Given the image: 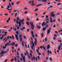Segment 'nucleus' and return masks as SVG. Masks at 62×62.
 I'll return each instance as SVG.
<instances>
[{"mask_svg":"<svg viewBox=\"0 0 62 62\" xmlns=\"http://www.w3.org/2000/svg\"><path fill=\"white\" fill-rule=\"evenodd\" d=\"M27 20L28 21H29V18L28 17H27L26 18Z\"/></svg>","mask_w":62,"mask_h":62,"instance_id":"57","label":"nucleus"},{"mask_svg":"<svg viewBox=\"0 0 62 62\" xmlns=\"http://www.w3.org/2000/svg\"><path fill=\"white\" fill-rule=\"evenodd\" d=\"M47 1V0H42V2H44V3L46 2Z\"/></svg>","mask_w":62,"mask_h":62,"instance_id":"13","label":"nucleus"},{"mask_svg":"<svg viewBox=\"0 0 62 62\" xmlns=\"http://www.w3.org/2000/svg\"><path fill=\"white\" fill-rule=\"evenodd\" d=\"M22 40H23V39H22V38H20V41H21V42H22Z\"/></svg>","mask_w":62,"mask_h":62,"instance_id":"29","label":"nucleus"},{"mask_svg":"<svg viewBox=\"0 0 62 62\" xmlns=\"http://www.w3.org/2000/svg\"><path fill=\"white\" fill-rule=\"evenodd\" d=\"M41 5H42V4H39L37 5L36 7H39V6H41Z\"/></svg>","mask_w":62,"mask_h":62,"instance_id":"16","label":"nucleus"},{"mask_svg":"<svg viewBox=\"0 0 62 62\" xmlns=\"http://www.w3.org/2000/svg\"><path fill=\"white\" fill-rule=\"evenodd\" d=\"M43 49L45 50V51H46V48L45 47H43Z\"/></svg>","mask_w":62,"mask_h":62,"instance_id":"50","label":"nucleus"},{"mask_svg":"<svg viewBox=\"0 0 62 62\" xmlns=\"http://www.w3.org/2000/svg\"><path fill=\"white\" fill-rule=\"evenodd\" d=\"M28 57L29 58V59H31V58L30 57V56H29V55H28Z\"/></svg>","mask_w":62,"mask_h":62,"instance_id":"54","label":"nucleus"},{"mask_svg":"<svg viewBox=\"0 0 62 62\" xmlns=\"http://www.w3.org/2000/svg\"><path fill=\"white\" fill-rule=\"evenodd\" d=\"M31 28L32 30H34V29L35 28V26L34 25H31Z\"/></svg>","mask_w":62,"mask_h":62,"instance_id":"4","label":"nucleus"},{"mask_svg":"<svg viewBox=\"0 0 62 62\" xmlns=\"http://www.w3.org/2000/svg\"><path fill=\"white\" fill-rule=\"evenodd\" d=\"M50 22H51V23H52L53 22V19H52V18L51 17H50Z\"/></svg>","mask_w":62,"mask_h":62,"instance_id":"8","label":"nucleus"},{"mask_svg":"<svg viewBox=\"0 0 62 62\" xmlns=\"http://www.w3.org/2000/svg\"><path fill=\"white\" fill-rule=\"evenodd\" d=\"M30 24L31 25H33V22H30Z\"/></svg>","mask_w":62,"mask_h":62,"instance_id":"22","label":"nucleus"},{"mask_svg":"<svg viewBox=\"0 0 62 62\" xmlns=\"http://www.w3.org/2000/svg\"><path fill=\"white\" fill-rule=\"evenodd\" d=\"M52 16L53 17H55V14H53L52 15Z\"/></svg>","mask_w":62,"mask_h":62,"instance_id":"46","label":"nucleus"},{"mask_svg":"<svg viewBox=\"0 0 62 62\" xmlns=\"http://www.w3.org/2000/svg\"><path fill=\"white\" fill-rule=\"evenodd\" d=\"M33 59L34 60H35V57L33 56Z\"/></svg>","mask_w":62,"mask_h":62,"instance_id":"52","label":"nucleus"},{"mask_svg":"<svg viewBox=\"0 0 62 62\" xmlns=\"http://www.w3.org/2000/svg\"><path fill=\"white\" fill-rule=\"evenodd\" d=\"M14 3L13 2H12L11 3V4L12 6H14Z\"/></svg>","mask_w":62,"mask_h":62,"instance_id":"36","label":"nucleus"},{"mask_svg":"<svg viewBox=\"0 0 62 62\" xmlns=\"http://www.w3.org/2000/svg\"><path fill=\"white\" fill-rule=\"evenodd\" d=\"M30 55L31 57L32 56V54L31 53H30Z\"/></svg>","mask_w":62,"mask_h":62,"instance_id":"42","label":"nucleus"},{"mask_svg":"<svg viewBox=\"0 0 62 62\" xmlns=\"http://www.w3.org/2000/svg\"><path fill=\"white\" fill-rule=\"evenodd\" d=\"M50 46L49 45H48L47 46V49H49V48H50Z\"/></svg>","mask_w":62,"mask_h":62,"instance_id":"15","label":"nucleus"},{"mask_svg":"<svg viewBox=\"0 0 62 62\" xmlns=\"http://www.w3.org/2000/svg\"><path fill=\"white\" fill-rule=\"evenodd\" d=\"M15 37L16 38L17 40L18 41L19 40V39L18 38V35L17 34H16Z\"/></svg>","mask_w":62,"mask_h":62,"instance_id":"5","label":"nucleus"},{"mask_svg":"<svg viewBox=\"0 0 62 62\" xmlns=\"http://www.w3.org/2000/svg\"><path fill=\"white\" fill-rule=\"evenodd\" d=\"M16 57L17 58H18V59H19L20 58V57L18 56H16Z\"/></svg>","mask_w":62,"mask_h":62,"instance_id":"39","label":"nucleus"},{"mask_svg":"<svg viewBox=\"0 0 62 62\" xmlns=\"http://www.w3.org/2000/svg\"><path fill=\"white\" fill-rule=\"evenodd\" d=\"M41 36H42V38L43 37V34H42L41 35Z\"/></svg>","mask_w":62,"mask_h":62,"instance_id":"55","label":"nucleus"},{"mask_svg":"<svg viewBox=\"0 0 62 62\" xmlns=\"http://www.w3.org/2000/svg\"><path fill=\"white\" fill-rule=\"evenodd\" d=\"M21 56L22 57L23 62H25V56H23V54H21Z\"/></svg>","mask_w":62,"mask_h":62,"instance_id":"1","label":"nucleus"},{"mask_svg":"<svg viewBox=\"0 0 62 62\" xmlns=\"http://www.w3.org/2000/svg\"><path fill=\"white\" fill-rule=\"evenodd\" d=\"M20 3V1H18L16 3V4H17L18 5H19Z\"/></svg>","mask_w":62,"mask_h":62,"instance_id":"19","label":"nucleus"},{"mask_svg":"<svg viewBox=\"0 0 62 62\" xmlns=\"http://www.w3.org/2000/svg\"><path fill=\"white\" fill-rule=\"evenodd\" d=\"M35 60L36 61L38 60V58L37 57H36L35 58Z\"/></svg>","mask_w":62,"mask_h":62,"instance_id":"56","label":"nucleus"},{"mask_svg":"<svg viewBox=\"0 0 62 62\" xmlns=\"http://www.w3.org/2000/svg\"><path fill=\"white\" fill-rule=\"evenodd\" d=\"M31 48L32 50H34V46H31Z\"/></svg>","mask_w":62,"mask_h":62,"instance_id":"23","label":"nucleus"},{"mask_svg":"<svg viewBox=\"0 0 62 62\" xmlns=\"http://www.w3.org/2000/svg\"><path fill=\"white\" fill-rule=\"evenodd\" d=\"M16 22L17 24H18V23H18V20H16Z\"/></svg>","mask_w":62,"mask_h":62,"instance_id":"37","label":"nucleus"},{"mask_svg":"<svg viewBox=\"0 0 62 62\" xmlns=\"http://www.w3.org/2000/svg\"><path fill=\"white\" fill-rule=\"evenodd\" d=\"M16 33L17 35H19V32L18 31H16Z\"/></svg>","mask_w":62,"mask_h":62,"instance_id":"40","label":"nucleus"},{"mask_svg":"<svg viewBox=\"0 0 62 62\" xmlns=\"http://www.w3.org/2000/svg\"><path fill=\"white\" fill-rule=\"evenodd\" d=\"M15 44V42H12L11 43V44H10L8 46H11V45H12V46H13Z\"/></svg>","mask_w":62,"mask_h":62,"instance_id":"2","label":"nucleus"},{"mask_svg":"<svg viewBox=\"0 0 62 62\" xmlns=\"http://www.w3.org/2000/svg\"><path fill=\"white\" fill-rule=\"evenodd\" d=\"M61 4V3H59L57 4V6H60V5Z\"/></svg>","mask_w":62,"mask_h":62,"instance_id":"31","label":"nucleus"},{"mask_svg":"<svg viewBox=\"0 0 62 62\" xmlns=\"http://www.w3.org/2000/svg\"><path fill=\"white\" fill-rule=\"evenodd\" d=\"M17 13H16L15 15V17H16V16H17Z\"/></svg>","mask_w":62,"mask_h":62,"instance_id":"44","label":"nucleus"},{"mask_svg":"<svg viewBox=\"0 0 62 62\" xmlns=\"http://www.w3.org/2000/svg\"><path fill=\"white\" fill-rule=\"evenodd\" d=\"M9 6L10 7H11V4H10V3L9 2Z\"/></svg>","mask_w":62,"mask_h":62,"instance_id":"32","label":"nucleus"},{"mask_svg":"<svg viewBox=\"0 0 62 62\" xmlns=\"http://www.w3.org/2000/svg\"><path fill=\"white\" fill-rule=\"evenodd\" d=\"M25 27H23L22 28H20V30L22 31H23V29H25Z\"/></svg>","mask_w":62,"mask_h":62,"instance_id":"6","label":"nucleus"},{"mask_svg":"<svg viewBox=\"0 0 62 62\" xmlns=\"http://www.w3.org/2000/svg\"><path fill=\"white\" fill-rule=\"evenodd\" d=\"M49 22V21H47L46 22V23H48Z\"/></svg>","mask_w":62,"mask_h":62,"instance_id":"53","label":"nucleus"},{"mask_svg":"<svg viewBox=\"0 0 62 62\" xmlns=\"http://www.w3.org/2000/svg\"><path fill=\"white\" fill-rule=\"evenodd\" d=\"M4 38L3 37H1L0 38V39H3V38Z\"/></svg>","mask_w":62,"mask_h":62,"instance_id":"61","label":"nucleus"},{"mask_svg":"<svg viewBox=\"0 0 62 62\" xmlns=\"http://www.w3.org/2000/svg\"><path fill=\"white\" fill-rule=\"evenodd\" d=\"M26 54L27 55H29V54H28V52H27V51H26Z\"/></svg>","mask_w":62,"mask_h":62,"instance_id":"48","label":"nucleus"},{"mask_svg":"<svg viewBox=\"0 0 62 62\" xmlns=\"http://www.w3.org/2000/svg\"><path fill=\"white\" fill-rule=\"evenodd\" d=\"M12 37L13 39V40L14 39V37L12 35Z\"/></svg>","mask_w":62,"mask_h":62,"instance_id":"27","label":"nucleus"},{"mask_svg":"<svg viewBox=\"0 0 62 62\" xmlns=\"http://www.w3.org/2000/svg\"><path fill=\"white\" fill-rule=\"evenodd\" d=\"M44 47V45H43L42 46H41L40 47V49H42V48H43Z\"/></svg>","mask_w":62,"mask_h":62,"instance_id":"21","label":"nucleus"},{"mask_svg":"<svg viewBox=\"0 0 62 62\" xmlns=\"http://www.w3.org/2000/svg\"><path fill=\"white\" fill-rule=\"evenodd\" d=\"M54 36H55V37H56V38H57V35H56L55 34H54Z\"/></svg>","mask_w":62,"mask_h":62,"instance_id":"59","label":"nucleus"},{"mask_svg":"<svg viewBox=\"0 0 62 62\" xmlns=\"http://www.w3.org/2000/svg\"><path fill=\"white\" fill-rule=\"evenodd\" d=\"M45 29H46V27H45V28H43V31H44L45 30Z\"/></svg>","mask_w":62,"mask_h":62,"instance_id":"20","label":"nucleus"},{"mask_svg":"<svg viewBox=\"0 0 62 62\" xmlns=\"http://www.w3.org/2000/svg\"><path fill=\"white\" fill-rule=\"evenodd\" d=\"M28 3L30 5H31L32 4V1H31L30 0L28 2Z\"/></svg>","mask_w":62,"mask_h":62,"instance_id":"12","label":"nucleus"},{"mask_svg":"<svg viewBox=\"0 0 62 62\" xmlns=\"http://www.w3.org/2000/svg\"><path fill=\"white\" fill-rule=\"evenodd\" d=\"M37 57L38 58V60H39V59H40V57H39V56H38Z\"/></svg>","mask_w":62,"mask_h":62,"instance_id":"38","label":"nucleus"},{"mask_svg":"<svg viewBox=\"0 0 62 62\" xmlns=\"http://www.w3.org/2000/svg\"><path fill=\"white\" fill-rule=\"evenodd\" d=\"M16 54L17 55H19V52H18V51L17 52Z\"/></svg>","mask_w":62,"mask_h":62,"instance_id":"34","label":"nucleus"},{"mask_svg":"<svg viewBox=\"0 0 62 62\" xmlns=\"http://www.w3.org/2000/svg\"><path fill=\"white\" fill-rule=\"evenodd\" d=\"M19 38H22V37H23V36L22 34H21V35L19 34Z\"/></svg>","mask_w":62,"mask_h":62,"instance_id":"17","label":"nucleus"},{"mask_svg":"<svg viewBox=\"0 0 62 62\" xmlns=\"http://www.w3.org/2000/svg\"><path fill=\"white\" fill-rule=\"evenodd\" d=\"M31 34L33 35L34 32H33V31H31Z\"/></svg>","mask_w":62,"mask_h":62,"instance_id":"45","label":"nucleus"},{"mask_svg":"<svg viewBox=\"0 0 62 62\" xmlns=\"http://www.w3.org/2000/svg\"><path fill=\"white\" fill-rule=\"evenodd\" d=\"M54 12H53L50 13V14L51 15H52V14H54Z\"/></svg>","mask_w":62,"mask_h":62,"instance_id":"60","label":"nucleus"},{"mask_svg":"<svg viewBox=\"0 0 62 62\" xmlns=\"http://www.w3.org/2000/svg\"><path fill=\"white\" fill-rule=\"evenodd\" d=\"M31 6H35V3L32 2L31 4Z\"/></svg>","mask_w":62,"mask_h":62,"instance_id":"14","label":"nucleus"},{"mask_svg":"<svg viewBox=\"0 0 62 62\" xmlns=\"http://www.w3.org/2000/svg\"><path fill=\"white\" fill-rule=\"evenodd\" d=\"M14 59H15V62H16L17 60V58H16V57H14Z\"/></svg>","mask_w":62,"mask_h":62,"instance_id":"24","label":"nucleus"},{"mask_svg":"<svg viewBox=\"0 0 62 62\" xmlns=\"http://www.w3.org/2000/svg\"><path fill=\"white\" fill-rule=\"evenodd\" d=\"M39 55H41V53H38Z\"/></svg>","mask_w":62,"mask_h":62,"instance_id":"43","label":"nucleus"},{"mask_svg":"<svg viewBox=\"0 0 62 62\" xmlns=\"http://www.w3.org/2000/svg\"><path fill=\"white\" fill-rule=\"evenodd\" d=\"M24 21V19H22L21 20V21H20V22L21 23H22V22H23Z\"/></svg>","mask_w":62,"mask_h":62,"instance_id":"18","label":"nucleus"},{"mask_svg":"<svg viewBox=\"0 0 62 62\" xmlns=\"http://www.w3.org/2000/svg\"><path fill=\"white\" fill-rule=\"evenodd\" d=\"M18 24H19V27H20L21 26V23L20 22H19L18 23Z\"/></svg>","mask_w":62,"mask_h":62,"instance_id":"11","label":"nucleus"},{"mask_svg":"<svg viewBox=\"0 0 62 62\" xmlns=\"http://www.w3.org/2000/svg\"><path fill=\"white\" fill-rule=\"evenodd\" d=\"M51 29V28H50L48 29V30L47 32V34H48L50 33V30Z\"/></svg>","mask_w":62,"mask_h":62,"instance_id":"3","label":"nucleus"},{"mask_svg":"<svg viewBox=\"0 0 62 62\" xmlns=\"http://www.w3.org/2000/svg\"><path fill=\"white\" fill-rule=\"evenodd\" d=\"M18 44H16L15 45V47H18Z\"/></svg>","mask_w":62,"mask_h":62,"instance_id":"26","label":"nucleus"},{"mask_svg":"<svg viewBox=\"0 0 62 62\" xmlns=\"http://www.w3.org/2000/svg\"><path fill=\"white\" fill-rule=\"evenodd\" d=\"M17 20H18V21H20V19L19 18V17H17Z\"/></svg>","mask_w":62,"mask_h":62,"instance_id":"41","label":"nucleus"},{"mask_svg":"<svg viewBox=\"0 0 62 62\" xmlns=\"http://www.w3.org/2000/svg\"><path fill=\"white\" fill-rule=\"evenodd\" d=\"M7 10H9V11H11V10L12 9H8V8H7Z\"/></svg>","mask_w":62,"mask_h":62,"instance_id":"35","label":"nucleus"},{"mask_svg":"<svg viewBox=\"0 0 62 62\" xmlns=\"http://www.w3.org/2000/svg\"><path fill=\"white\" fill-rule=\"evenodd\" d=\"M5 53H6V52H3V53H1V54H4Z\"/></svg>","mask_w":62,"mask_h":62,"instance_id":"51","label":"nucleus"},{"mask_svg":"<svg viewBox=\"0 0 62 62\" xmlns=\"http://www.w3.org/2000/svg\"><path fill=\"white\" fill-rule=\"evenodd\" d=\"M45 22H43L42 23V26H45Z\"/></svg>","mask_w":62,"mask_h":62,"instance_id":"10","label":"nucleus"},{"mask_svg":"<svg viewBox=\"0 0 62 62\" xmlns=\"http://www.w3.org/2000/svg\"><path fill=\"white\" fill-rule=\"evenodd\" d=\"M4 54H2V55H1L0 56V57H2V56H4Z\"/></svg>","mask_w":62,"mask_h":62,"instance_id":"63","label":"nucleus"},{"mask_svg":"<svg viewBox=\"0 0 62 62\" xmlns=\"http://www.w3.org/2000/svg\"><path fill=\"white\" fill-rule=\"evenodd\" d=\"M49 60L50 61H51V62H52V61H53V60H52V58H51V57L49 58Z\"/></svg>","mask_w":62,"mask_h":62,"instance_id":"28","label":"nucleus"},{"mask_svg":"<svg viewBox=\"0 0 62 62\" xmlns=\"http://www.w3.org/2000/svg\"><path fill=\"white\" fill-rule=\"evenodd\" d=\"M38 8H37L36 9H35L34 11H38Z\"/></svg>","mask_w":62,"mask_h":62,"instance_id":"47","label":"nucleus"},{"mask_svg":"<svg viewBox=\"0 0 62 62\" xmlns=\"http://www.w3.org/2000/svg\"><path fill=\"white\" fill-rule=\"evenodd\" d=\"M9 8H10V6H9L8 5V9H9Z\"/></svg>","mask_w":62,"mask_h":62,"instance_id":"58","label":"nucleus"},{"mask_svg":"<svg viewBox=\"0 0 62 62\" xmlns=\"http://www.w3.org/2000/svg\"><path fill=\"white\" fill-rule=\"evenodd\" d=\"M36 51L38 54L39 53V50H36Z\"/></svg>","mask_w":62,"mask_h":62,"instance_id":"49","label":"nucleus"},{"mask_svg":"<svg viewBox=\"0 0 62 62\" xmlns=\"http://www.w3.org/2000/svg\"><path fill=\"white\" fill-rule=\"evenodd\" d=\"M26 23L28 25H29V22H26Z\"/></svg>","mask_w":62,"mask_h":62,"instance_id":"33","label":"nucleus"},{"mask_svg":"<svg viewBox=\"0 0 62 62\" xmlns=\"http://www.w3.org/2000/svg\"><path fill=\"white\" fill-rule=\"evenodd\" d=\"M61 45H60L58 47V50H60V48H61Z\"/></svg>","mask_w":62,"mask_h":62,"instance_id":"7","label":"nucleus"},{"mask_svg":"<svg viewBox=\"0 0 62 62\" xmlns=\"http://www.w3.org/2000/svg\"><path fill=\"white\" fill-rule=\"evenodd\" d=\"M22 44L23 46H24V43H23V41H22Z\"/></svg>","mask_w":62,"mask_h":62,"instance_id":"30","label":"nucleus"},{"mask_svg":"<svg viewBox=\"0 0 62 62\" xmlns=\"http://www.w3.org/2000/svg\"><path fill=\"white\" fill-rule=\"evenodd\" d=\"M53 39L54 40H55V39H56V38H55V37H54L53 38Z\"/></svg>","mask_w":62,"mask_h":62,"instance_id":"62","label":"nucleus"},{"mask_svg":"<svg viewBox=\"0 0 62 62\" xmlns=\"http://www.w3.org/2000/svg\"><path fill=\"white\" fill-rule=\"evenodd\" d=\"M37 41H34V44L35 45V46H36L37 45Z\"/></svg>","mask_w":62,"mask_h":62,"instance_id":"25","label":"nucleus"},{"mask_svg":"<svg viewBox=\"0 0 62 62\" xmlns=\"http://www.w3.org/2000/svg\"><path fill=\"white\" fill-rule=\"evenodd\" d=\"M37 27L39 29H40L41 28V27L40 26H39V25H38L37 26Z\"/></svg>","mask_w":62,"mask_h":62,"instance_id":"9","label":"nucleus"},{"mask_svg":"<svg viewBox=\"0 0 62 62\" xmlns=\"http://www.w3.org/2000/svg\"><path fill=\"white\" fill-rule=\"evenodd\" d=\"M14 60V58H13L11 60V62L13 61Z\"/></svg>","mask_w":62,"mask_h":62,"instance_id":"64","label":"nucleus"}]
</instances>
